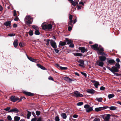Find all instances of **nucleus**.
<instances>
[{
  "mask_svg": "<svg viewBox=\"0 0 121 121\" xmlns=\"http://www.w3.org/2000/svg\"><path fill=\"white\" fill-rule=\"evenodd\" d=\"M108 98L109 99H110L114 97L115 96L114 94H110L108 95Z\"/></svg>",
  "mask_w": 121,
  "mask_h": 121,
  "instance_id": "nucleus-34",
  "label": "nucleus"
},
{
  "mask_svg": "<svg viewBox=\"0 0 121 121\" xmlns=\"http://www.w3.org/2000/svg\"><path fill=\"white\" fill-rule=\"evenodd\" d=\"M7 118L10 121H11L12 118L11 117V116L10 115H9L7 117Z\"/></svg>",
  "mask_w": 121,
  "mask_h": 121,
  "instance_id": "nucleus-47",
  "label": "nucleus"
},
{
  "mask_svg": "<svg viewBox=\"0 0 121 121\" xmlns=\"http://www.w3.org/2000/svg\"><path fill=\"white\" fill-rule=\"evenodd\" d=\"M54 50L55 52H56V53H58L60 51L58 49H56V48H54Z\"/></svg>",
  "mask_w": 121,
  "mask_h": 121,
  "instance_id": "nucleus-58",
  "label": "nucleus"
},
{
  "mask_svg": "<svg viewBox=\"0 0 121 121\" xmlns=\"http://www.w3.org/2000/svg\"><path fill=\"white\" fill-rule=\"evenodd\" d=\"M10 109V107H7L5 108L4 109V110L6 111H9V110Z\"/></svg>",
  "mask_w": 121,
  "mask_h": 121,
  "instance_id": "nucleus-46",
  "label": "nucleus"
},
{
  "mask_svg": "<svg viewBox=\"0 0 121 121\" xmlns=\"http://www.w3.org/2000/svg\"><path fill=\"white\" fill-rule=\"evenodd\" d=\"M70 44L69 46L70 47H71L72 48H73L74 47V45L73 43H71Z\"/></svg>",
  "mask_w": 121,
  "mask_h": 121,
  "instance_id": "nucleus-55",
  "label": "nucleus"
},
{
  "mask_svg": "<svg viewBox=\"0 0 121 121\" xmlns=\"http://www.w3.org/2000/svg\"><path fill=\"white\" fill-rule=\"evenodd\" d=\"M26 54L28 59L31 61L35 62H38V61H37V60L35 59L32 57H29L28 56L26 53Z\"/></svg>",
  "mask_w": 121,
  "mask_h": 121,
  "instance_id": "nucleus-15",
  "label": "nucleus"
},
{
  "mask_svg": "<svg viewBox=\"0 0 121 121\" xmlns=\"http://www.w3.org/2000/svg\"><path fill=\"white\" fill-rule=\"evenodd\" d=\"M79 49L81 51V52L82 53H84L85 52H86L87 51V49H85L84 47H80Z\"/></svg>",
  "mask_w": 121,
  "mask_h": 121,
  "instance_id": "nucleus-16",
  "label": "nucleus"
},
{
  "mask_svg": "<svg viewBox=\"0 0 121 121\" xmlns=\"http://www.w3.org/2000/svg\"><path fill=\"white\" fill-rule=\"evenodd\" d=\"M93 82L95 83L94 84V86H97L99 85V82H97L95 81H94Z\"/></svg>",
  "mask_w": 121,
  "mask_h": 121,
  "instance_id": "nucleus-39",
  "label": "nucleus"
},
{
  "mask_svg": "<svg viewBox=\"0 0 121 121\" xmlns=\"http://www.w3.org/2000/svg\"><path fill=\"white\" fill-rule=\"evenodd\" d=\"M105 89V87L103 86H101L100 88V90L102 91L104 90Z\"/></svg>",
  "mask_w": 121,
  "mask_h": 121,
  "instance_id": "nucleus-54",
  "label": "nucleus"
},
{
  "mask_svg": "<svg viewBox=\"0 0 121 121\" xmlns=\"http://www.w3.org/2000/svg\"><path fill=\"white\" fill-rule=\"evenodd\" d=\"M90 105L88 104H85L84 106V108H85L87 109L90 107Z\"/></svg>",
  "mask_w": 121,
  "mask_h": 121,
  "instance_id": "nucleus-51",
  "label": "nucleus"
},
{
  "mask_svg": "<svg viewBox=\"0 0 121 121\" xmlns=\"http://www.w3.org/2000/svg\"><path fill=\"white\" fill-rule=\"evenodd\" d=\"M103 100V99L102 98H96L95 99V100H97L99 102H102Z\"/></svg>",
  "mask_w": 121,
  "mask_h": 121,
  "instance_id": "nucleus-36",
  "label": "nucleus"
},
{
  "mask_svg": "<svg viewBox=\"0 0 121 121\" xmlns=\"http://www.w3.org/2000/svg\"><path fill=\"white\" fill-rule=\"evenodd\" d=\"M77 61L79 63H80L81 64H82V65H81L80 64H78V65L79 66L83 67L84 68L85 67V66L84 65V61L80 59L78 60H77Z\"/></svg>",
  "mask_w": 121,
  "mask_h": 121,
  "instance_id": "nucleus-7",
  "label": "nucleus"
},
{
  "mask_svg": "<svg viewBox=\"0 0 121 121\" xmlns=\"http://www.w3.org/2000/svg\"><path fill=\"white\" fill-rule=\"evenodd\" d=\"M32 26L33 29L36 30L39 29L38 27L35 25H33Z\"/></svg>",
  "mask_w": 121,
  "mask_h": 121,
  "instance_id": "nucleus-40",
  "label": "nucleus"
},
{
  "mask_svg": "<svg viewBox=\"0 0 121 121\" xmlns=\"http://www.w3.org/2000/svg\"><path fill=\"white\" fill-rule=\"evenodd\" d=\"M98 48H99V50H98V51H99L98 52L104 51V48L101 45H99V46H98Z\"/></svg>",
  "mask_w": 121,
  "mask_h": 121,
  "instance_id": "nucleus-26",
  "label": "nucleus"
},
{
  "mask_svg": "<svg viewBox=\"0 0 121 121\" xmlns=\"http://www.w3.org/2000/svg\"><path fill=\"white\" fill-rule=\"evenodd\" d=\"M103 52L104 51L98 52H97V53L98 54H100V55L101 56H104L106 57H107V55L104 52Z\"/></svg>",
  "mask_w": 121,
  "mask_h": 121,
  "instance_id": "nucleus-21",
  "label": "nucleus"
},
{
  "mask_svg": "<svg viewBox=\"0 0 121 121\" xmlns=\"http://www.w3.org/2000/svg\"><path fill=\"white\" fill-rule=\"evenodd\" d=\"M77 6L78 7L77 9L78 10H80L81 9V8L82 7V6L80 5H79L78 4L77 5Z\"/></svg>",
  "mask_w": 121,
  "mask_h": 121,
  "instance_id": "nucleus-62",
  "label": "nucleus"
},
{
  "mask_svg": "<svg viewBox=\"0 0 121 121\" xmlns=\"http://www.w3.org/2000/svg\"><path fill=\"white\" fill-rule=\"evenodd\" d=\"M23 93L26 95L29 96H33L35 95L34 94L28 92L24 91L23 92Z\"/></svg>",
  "mask_w": 121,
  "mask_h": 121,
  "instance_id": "nucleus-12",
  "label": "nucleus"
},
{
  "mask_svg": "<svg viewBox=\"0 0 121 121\" xmlns=\"http://www.w3.org/2000/svg\"><path fill=\"white\" fill-rule=\"evenodd\" d=\"M51 45V46L54 48H57L56 44V42H55L53 40H51V41L50 42Z\"/></svg>",
  "mask_w": 121,
  "mask_h": 121,
  "instance_id": "nucleus-9",
  "label": "nucleus"
},
{
  "mask_svg": "<svg viewBox=\"0 0 121 121\" xmlns=\"http://www.w3.org/2000/svg\"><path fill=\"white\" fill-rule=\"evenodd\" d=\"M55 66L58 69L60 68V67H61V66H60V65L58 64H55Z\"/></svg>",
  "mask_w": 121,
  "mask_h": 121,
  "instance_id": "nucleus-53",
  "label": "nucleus"
},
{
  "mask_svg": "<svg viewBox=\"0 0 121 121\" xmlns=\"http://www.w3.org/2000/svg\"><path fill=\"white\" fill-rule=\"evenodd\" d=\"M19 45L21 47H23L24 46V44L21 42L19 43Z\"/></svg>",
  "mask_w": 121,
  "mask_h": 121,
  "instance_id": "nucleus-45",
  "label": "nucleus"
},
{
  "mask_svg": "<svg viewBox=\"0 0 121 121\" xmlns=\"http://www.w3.org/2000/svg\"><path fill=\"white\" fill-rule=\"evenodd\" d=\"M74 55L75 56H83L82 53H75L74 54Z\"/></svg>",
  "mask_w": 121,
  "mask_h": 121,
  "instance_id": "nucleus-29",
  "label": "nucleus"
},
{
  "mask_svg": "<svg viewBox=\"0 0 121 121\" xmlns=\"http://www.w3.org/2000/svg\"><path fill=\"white\" fill-rule=\"evenodd\" d=\"M115 67L118 68V69L120 68V65L119 63H117L115 65Z\"/></svg>",
  "mask_w": 121,
  "mask_h": 121,
  "instance_id": "nucleus-38",
  "label": "nucleus"
},
{
  "mask_svg": "<svg viewBox=\"0 0 121 121\" xmlns=\"http://www.w3.org/2000/svg\"><path fill=\"white\" fill-rule=\"evenodd\" d=\"M11 22L8 21L5 22L4 23V25L6 26H11Z\"/></svg>",
  "mask_w": 121,
  "mask_h": 121,
  "instance_id": "nucleus-22",
  "label": "nucleus"
},
{
  "mask_svg": "<svg viewBox=\"0 0 121 121\" xmlns=\"http://www.w3.org/2000/svg\"><path fill=\"white\" fill-rule=\"evenodd\" d=\"M73 96L76 97H82L83 95L81 94L79 92L75 91L74 92Z\"/></svg>",
  "mask_w": 121,
  "mask_h": 121,
  "instance_id": "nucleus-3",
  "label": "nucleus"
},
{
  "mask_svg": "<svg viewBox=\"0 0 121 121\" xmlns=\"http://www.w3.org/2000/svg\"><path fill=\"white\" fill-rule=\"evenodd\" d=\"M98 46V44L96 43L91 45V48L92 49L95 51H98V50H99Z\"/></svg>",
  "mask_w": 121,
  "mask_h": 121,
  "instance_id": "nucleus-8",
  "label": "nucleus"
},
{
  "mask_svg": "<svg viewBox=\"0 0 121 121\" xmlns=\"http://www.w3.org/2000/svg\"><path fill=\"white\" fill-rule=\"evenodd\" d=\"M26 24L27 25H29L31 24L32 22L31 21V18L30 17H26L25 20Z\"/></svg>",
  "mask_w": 121,
  "mask_h": 121,
  "instance_id": "nucleus-2",
  "label": "nucleus"
},
{
  "mask_svg": "<svg viewBox=\"0 0 121 121\" xmlns=\"http://www.w3.org/2000/svg\"><path fill=\"white\" fill-rule=\"evenodd\" d=\"M65 42H67V44H70L71 43H72L73 42L72 41L71 39H69L67 38H65Z\"/></svg>",
  "mask_w": 121,
  "mask_h": 121,
  "instance_id": "nucleus-25",
  "label": "nucleus"
},
{
  "mask_svg": "<svg viewBox=\"0 0 121 121\" xmlns=\"http://www.w3.org/2000/svg\"><path fill=\"white\" fill-rule=\"evenodd\" d=\"M87 92L91 94L95 93V91L92 89H88L86 90Z\"/></svg>",
  "mask_w": 121,
  "mask_h": 121,
  "instance_id": "nucleus-18",
  "label": "nucleus"
},
{
  "mask_svg": "<svg viewBox=\"0 0 121 121\" xmlns=\"http://www.w3.org/2000/svg\"><path fill=\"white\" fill-rule=\"evenodd\" d=\"M18 44V40L17 39L15 40L13 43V45L14 47L16 48L17 47Z\"/></svg>",
  "mask_w": 121,
  "mask_h": 121,
  "instance_id": "nucleus-17",
  "label": "nucleus"
},
{
  "mask_svg": "<svg viewBox=\"0 0 121 121\" xmlns=\"http://www.w3.org/2000/svg\"><path fill=\"white\" fill-rule=\"evenodd\" d=\"M69 79V78L68 77H65L64 78V79L66 81H68V79Z\"/></svg>",
  "mask_w": 121,
  "mask_h": 121,
  "instance_id": "nucleus-56",
  "label": "nucleus"
},
{
  "mask_svg": "<svg viewBox=\"0 0 121 121\" xmlns=\"http://www.w3.org/2000/svg\"><path fill=\"white\" fill-rule=\"evenodd\" d=\"M108 108L109 107L108 106H104L103 107L97 108H95V110L96 112H98L99 111L106 109L107 108Z\"/></svg>",
  "mask_w": 121,
  "mask_h": 121,
  "instance_id": "nucleus-4",
  "label": "nucleus"
},
{
  "mask_svg": "<svg viewBox=\"0 0 121 121\" xmlns=\"http://www.w3.org/2000/svg\"><path fill=\"white\" fill-rule=\"evenodd\" d=\"M13 112L15 113H17L19 112V110L18 109L16 108H14L11 109L9 111H8V112Z\"/></svg>",
  "mask_w": 121,
  "mask_h": 121,
  "instance_id": "nucleus-6",
  "label": "nucleus"
},
{
  "mask_svg": "<svg viewBox=\"0 0 121 121\" xmlns=\"http://www.w3.org/2000/svg\"><path fill=\"white\" fill-rule=\"evenodd\" d=\"M81 73L82 75L86 77V76H87L86 73H85L83 72H81Z\"/></svg>",
  "mask_w": 121,
  "mask_h": 121,
  "instance_id": "nucleus-61",
  "label": "nucleus"
},
{
  "mask_svg": "<svg viewBox=\"0 0 121 121\" xmlns=\"http://www.w3.org/2000/svg\"><path fill=\"white\" fill-rule=\"evenodd\" d=\"M11 101L13 102H15L19 99V98L17 97L12 96L10 97Z\"/></svg>",
  "mask_w": 121,
  "mask_h": 121,
  "instance_id": "nucleus-5",
  "label": "nucleus"
},
{
  "mask_svg": "<svg viewBox=\"0 0 121 121\" xmlns=\"http://www.w3.org/2000/svg\"><path fill=\"white\" fill-rule=\"evenodd\" d=\"M100 119L96 117L95 118L93 121H100Z\"/></svg>",
  "mask_w": 121,
  "mask_h": 121,
  "instance_id": "nucleus-49",
  "label": "nucleus"
},
{
  "mask_svg": "<svg viewBox=\"0 0 121 121\" xmlns=\"http://www.w3.org/2000/svg\"><path fill=\"white\" fill-rule=\"evenodd\" d=\"M66 44V42L65 41H64L62 42V41H60L59 43V47L60 48H61L60 45L61 46H63L65 45Z\"/></svg>",
  "mask_w": 121,
  "mask_h": 121,
  "instance_id": "nucleus-24",
  "label": "nucleus"
},
{
  "mask_svg": "<svg viewBox=\"0 0 121 121\" xmlns=\"http://www.w3.org/2000/svg\"><path fill=\"white\" fill-rule=\"evenodd\" d=\"M27 119H29L31 115V113L27 110Z\"/></svg>",
  "mask_w": 121,
  "mask_h": 121,
  "instance_id": "nucleus-27",
  "label": "nucleus"
},
{
  "mask_svg": "<svg viewBox=\"0 0 121 121\" xmlns=\"http://www.w3.org/2000/svg\"><path fill=\"white\" fill-rule=\"evenodd\" d=\"M96 63L98 65L101 67L103 66L104 65V63L103 62L99 60H98L97 61Z\"/></svg>",
  "mask_w": 121,
  "mask_h": 121,
  "instance_id": "nucleus-14",
  "label": "nucleus"
},
{
  "mask_svg": "<svg viewBox=\"0 0 121 121\" xmlns=\"http://www.w3.org/2000/svg\"><path fill=\"white\" fill-rule=\"evenodd\" d=\"M47 25L45 23H43L41 25L42 29L43 30L47 29Z\"/></svg>",
  "mask_w": 121,
  "mask_h": 121,
  "instance_id": "nucleus-19",
  "label": "nucleus"
},
{
  "mask_svg": "<svg viewBox=\"0 0 121 121\" xmlns=\"http://www.w3.org/2000/svg\"><path fill=\"white\" fill-rule=\"evenodd\" d=\"M40 34V32H39V29L35 30V34L36 35H39Z\"/></svg>",
  "mask_w": 121,
  "mask_h": 121,
  "instance_id": "nucleus-37",
  "label": "nucleus"
},
{
  "mask_svg": "<svg viewBox=\"0 0 121 121\" xmlns=\"http://www.w3.org/2000/svg\"><path fill=\"white\" fill-rule=\"evenodd\" d=\"M83 104V102H79L77 104V106H81Z\"/></svg>",
  "mask_w": 121,
  "mask_h": 121,
  "instance_id": "nucleus-41",
  "label": "nucleus"
},
{
  "mask_svg": "<svg viewBox=\"0 0 121 121\" xmlns=\"http://www.w3.org/2000/svg\"><path fill=\"white\" fill-rule=\"evenodd\" d=\"M13 16L15 17L17 16L16 11L15 10H13Z\"/></svg>",
  "mask_w": 121,
  "mask_h": 121,
  "instance_id": "nucleus-52",
  "label": "nucleus"
},
{
  "mask_svg": "<svg viewBox=\"0 0 121 121\" xmlns=\"http://www.w3.org/2000/svg\"><path fill=\"white\" fill-rule=\"evenodd\" d=\"M72 18V15H71L69 14V22L68 23V26H69L70 25L71 26H73V24H75L77 22V18H76L74 20L73 22Z\"/></svg>",
  "mask_w": 121,
  "mask_h": 121,
  "instance_id": "nucleus-1",
  "label": "nucleus"
},
{
  "mask_svg": "<svg viewBox=\"0 0 121 121\" xmlns=\"http://www.w3.org/2000/svg\"><path fill=\"white\" fill-rule=\"evenodd\" d=\"M28 33L29 35L31 36L33 34V32L31 30H30Z\"/></svg>",
  "mask_w": 121,
  "mask_h": 121,
  "instance_id": "nucleus-42",
  "label": "nucleus"
},
{
  "mask_svg": "<svg viewBox=\"0 0 121 121\" xmlns=\"http://www.w3.org/2000/svg\"><path fill=\"white\" fill-rule=\"evenodd\" d=\"M111 116V115L109 114H107L106 116L105 117V118H103V119L105 120V119L106 120L105 121H109V120L110 118V117Z\"/></svg>",
  "mask_w": 121,
  "mask_h": 121,
  "instance_id": "nucleus-23",
  "label": "nucleus"
},
{
  "mask_svg": "<svg viewBox=\"0 0 121 121\" xmlns=\"http://www.w3.org/2000/svg\"><path fill=\"white\" fill-rule=\"evenodd\" d=\"M60 119L59 118V117L57 116L56 117H55V121H60Z\"/></svg>",
  "mask_w": 121,
  "mask_h": 121,
  "instance_id": "nucleus-50",
  "label": "nucleus"
},
{
  "mask_svg": "<svg viewBox=\"0 0 121 121\" xmlns=\"http://www.w3.org/2000/svg\"><path fill=\"white\" fill-rule=\"evenodd\" d=\"M37 65L38 67L39 68H40L41 69L43 70H47V69L45 67H43V66L41 65L40 64H37Z\"/></svg>",
  "mask_w": 121,
  "mask_h": 121,
  "instance_id": "nucleus-20",
  "label": "nucleus"
},
{
  "mask_svg": "<svg viewBox=\"0 0 121 121\" xmlns=\"http://www.w3.org/2000/svg\"><path fill=\"white\" fill-rule=\"evenodd\" d=\"M15 35V34H9L8 35L10 36H14Z\"/></svg>",
  "mask_w": 121,
  "mask_h": 121,
  "instance_id": "nucleus-57",
  "label": "nucleus"
},
{
  "mask_svg": "<svg viewBox=\"0 0 121 121\" xmlns=\"http://www.w3.org/2000/svg\"><path fill=\"white\" fill-rule=\"evenodd\" d=\"M61 116L63 118V119H65L66 118L67 116L65 113H62L61 114Z\"/></svg>",
  "mask_w": 121,
  "mask_h": 121,
  "instance_id": "nucleus-32",
  "label": "nucleus"
},
{
  "mask_svg": "<svg viewBox=\"0 0 121 121\" xmlns=\"http://www.w3.org/2000/svg\"><path fill=\"white\" fill-rule=\"evenodd\" d=\"M36 120L37 118H33L31 119V121H36Z\"/></svg>",
  "mask_w": 121,
  "mask_h": 121,
  "instance_id": "nucleus-64",
  "label": "nucleus"
},
{
  "mask_svg": "<svg viewBox=\"0 0 121 121\" xmlns=\"http://www.w3.org/2000/svg\"><path fill=\"white\" fill-rule=\"evenodd\" d=\"M50 40L49 39H48L47 40L46 44V45L47 46L49 45V42Z\"/></svg>",
  "mask_w": 121,
  "mask_h": 121,
  "instance_id": "nucleus-44",
  "label": "nucleus"
},
{
  "mask_svg": "<svg viewBox=\"0 0 121 121\" xmlns=\"http://www.w3.org/2000/svg\"><path fill=\"white\" fill-rule=\"evenodd\" d=\"M73 118H77L78 117V115H77L75 114V115H73Z\"/></svg>",
  "mask_w": 121,
  "mask_h": 121,
  "instance_id": "nucleus-63",
  "label": "nucleus"
},
{
  "mask_svg": "<svg viewBox=\"0 0 121 121\" xmlns=\"http://www.w3.org/2000/svg\"><path fill=\"white\" fill-rule=\"evenodd\" d=\"M72 29V28L71 26H69L68 28V30L69 31H70Z\"/></svg>",
  "mask_w": 121,
  "mask_h": 121,
  "instance_id": "nucleus-60",
  "label": "nucleus"
},
{
  "mask_svg": "<svg viewBox=\"0 0 121 121\" xmlns=\"http://www.w3.org/2000/svg\"><path fill=\"white\" fill-rule=\"evenodd\" d=\"M99 60L103 62L106 59L107 60L108 59V58H106V56H99Z\"/></svg>",
  "mask_w": 121,
  "mask_h": 121,
  "instance_id": "nucleus-10",
  "label": "nucleus"
},
{
  "mask_svg": "<svg viewBox=\"0 0 121 121\" xmlns=\"http://www.w3.org/2000/svg\"><path fill=\"white\" fill-rule=\"evenodd\" d=\"M112 72L113 73H115V72H118L119 71V69L115 67V66H113L112 67Z\"/></svg>",
  "mask_w": 121,
  "mask_h": 121,
  "instance_id": "nucleus-11",
  "label": "nucleus"
},
{
  "mask_svg": "<svg viewBox=\"0 0 121 121\" xmlns=\"http://www.w3.org/2000/svg\"><path fill=\"white\" fill-rule=\"evenodd\" d=\"M68 69V68L67 67H62L61 66V67H60V69L61 70H67Z\"/></svg>",
  "mask_w": 121,
  "mask_h": 121,
  "instance_id": "nucleus-48",
  "label": "nucleus"
},
{
  "mask_svg": "<svg viewBox=\"0 0 121 121\" xmlns=\"http://www.w3.org/2000/svg\"><path fill=\"white\" fill-rule=\"evenodd\" d=\"M107 61V65H109L110 64L112 65L113 64H114L115 62V61L114 60L111 59L108 60Z\"/></svg>",
  "mask_w": 121,
  "mask_h": 121,
  "instance_id": "nucleus-13",
  "label": "nucleus"
},
{
  "mask_svg": "<svg viewBox=\"0 0 121 121\" xmlns=\"http://www.w3.org/2000/svg\"><path fill=\"white\" fill-rule=\"evenodd\" d=\"M19 19L18 17L17 16L14 19V20L15 21H18Z\"/></svg>",
  "mask_w": 121,
  "mask_h": 121,
  "instance_id": "nucleus-59",
  "label": "nucleus"
},
{
  "mask_svg": "<svg viewBox=\"0 0 121 121\" xmlns=\"http://www.w3.org/2000/svg\"><path fill=\"white\" fill-rule=\"evenodd\" d=\"M47 29L51 30L52 28V25L51 24L47 25Z\"/></svg>",
  "mask_w": 121,
  "mask_h": 121,
  "instance_id": "nucleus-31",
  "label": "nucleus"
},
{
  "mask_svg": "<svg viewBox=\"0 0 121 121\" xmlns=\"http://www.w3.org/2000/svg\"><path fill=\"white\" fill-rule=\"evenodd\" d=\"M108 107L110 108V110H115L117 108L116 107L114 106H111L109 107Z\"/></svg>",
  "mask_w": 121,
  "mask_h": 121,
  "instance_id": "nucleus-33",
  "label": "nucleus"
},
{
  "mask_svg": "<svg viewBox=\"0 0 121 121\" xmlns=\"http://www.w3.org/2000/svg\"><path fill=\"white\" fill-rule=\"evenodd\" d=\"M36 114L37 116H39L41 114V112L40 111H37L36 112Z\"/></svg>",
  "mask_w": 121,
  "mask_h": 121,
  "instance_id": "nucleus-43",
  "label": "nucleus"
},
{
  "mask_svg": "<svg viewBox=\"0 0 121 121\" xmlns=\"http://www.w3.org/2000/svg\"><path fill=\"white\" fill-rule=\"evenodd\" d=\"M20 119V117H19L15 116L14 117V121H19Z\"/></svg>",
  "mask_w": 121,
  "mask_h": 121,
  "instance_id": "nucleus-28",
  "label": "nucleus"
},
{
  "mask_svg": "<svg viewBox=\"0 0 121 121\" xmlns=\"http://www.w3.org/2000/svg\"><path fill=\"white\" fill-rule=\"evenodd\" d=\"M71 3L72 5L74 6H76V5H77L78 4V1H73L71 2Z\"/></svg>",
  "mask_w": 121,
  "mask_h": 121,
  "instance_id": "nucleus-30",
  "label": "nucleus"
},
{
  "mask_svg": "<svg viewBox=\"0 0 121 121\" xmlns=\"http://www.w3.org/2000/svg\"><path fill=\"white\" fill-rule=\"evenodd\" d=\"M93 110L92 107H90L86 109V111L87 112H89Z\"/></svg>",
  "mask_w": 121,
  "mask_h": 121,
  "instance_id": "nucleus-35",
  "label": "nucleus"
}]
</instances>
